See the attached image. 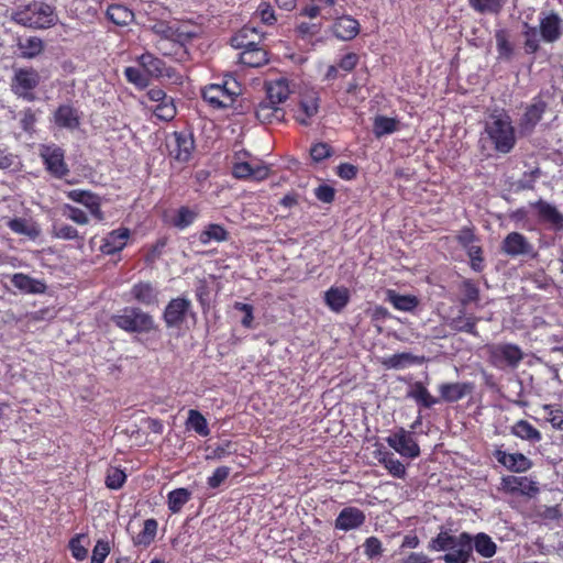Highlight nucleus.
I'll list each match as a JSON object with an SVG mask.
<instances>
[{
	"label": "nucleus",
	"instance_id": "nucleus-7",
	"mask_svg": "<svg viewBox=\"0 0 563 563\" xmlns=\"http://www.w3.org/2000/svg\"><path fill=\"white\" fill-rule=\"evenodd\" d=\"M232 175L236 179L264 180L269 175V166L262 159L254 157L246 150L234 153Z\"/></svg>",
	"mask_w": 563,
	"mask_h": 563
},
{
	"label": "nucleus",
	"instance_id": "nucleus-20",
	"mask_svg": "<svg viewBox=\"0 0 563 563\" xmlns=\"http://www.w3.org/2000/svg\"><path fill=\"white\" fill-rule=\"evenodd\" d=\"M79 110L71 104L64 103L57 107L53 113V122L59 129L75 131L80 125Z\"/></svg>",
	"mask_w": 563,
	"mask_h": 563
},
{
	"label": "nucleus",
	"instance_id": "nucleus-50",
	"mask_svg": "<svg viewBox=\"0 0 563 563\" xmlns=\"http://www.w3.org/2000/svg\"><path fill=\"white\" fill-rule=\"evenodd\" d=\"M470 7L479 14H498L505 4L504 0H468Z\"/></svg>",
	"mask_w": 563,
	"mask_h": 563
},
{
	"label": "nucleus",
	"instance_id": "nucleus-4",
	"mask_svg": "<svg viewBox=\"0 0 563 563\" xmlns=\"http://www.w3.org/2000/svg\"><path fill=\"white\" fill-rule=\"evenodd\" d=\"M150 29L159 37L156 48L166 56L173 54L172 51L167 49V43H170L177 49H181L198 35L195 27L179 21L158 20Z\"/></svg>",
	"mask_w": 563,
	"mask_h": 563
},
{
	"label": "nucleus",
	"instance_id": "nucleus-36",
	"mask_svg": "<svg viewBox=\"0 0 563 563\" xmlns=\"http://www.w3.org/2000/svg\"><path fill=\"white\" fill-rule=\"evenodd\" d=\"M378 462L396 478H404L407 474L406 466L389 451H377Z\"/></svg>",
	"mask_w": 563,
	"mask_h": 563
},
{
	"label": "nucleus",
	"instance_id": "nucleus-30",
	"mask_svg": "<svg viewBox=\"0 0 563 563\" xmlns=\"http://www.w3.org/2000/svg\"><path fill=\"white\" fill-rule=\"evenodd\" d=\"M12 285L23 294L40 295L46 290L44 282L23 273H15L11 277Z\"/></svg>",
	"mask_w": 563,
	"mask_h": 563
},
{
	"label": "nucleus",
	"instance_id": "nucleus-35",
	"mask_svg": "<svg viewBox=\"0 0 563 563\" xmlns=\"http://www.w3.org/2000/svg\"><path fill=\"white\" fill-rule=\"evenodd\" d=\"M422 361L423 357L402 352L384 357L382 364L388 369H402L413 364H421Z\"/></svg>",
	"mask_w": 563,
	"mask_h": 563
},
{
	"label": "nucleus",
	"instance_id": "nucleus-1",
	"mask_svg": "<svg viewBox=\"0 0 563 563\" xmlns=\"http://www.w3.org/2000/svg\"><path fill=\"white\" fill-rule=\"evenodd\" d=\"M428 550L443 552L439 559L444 563H470L475 561L471 554V533L454 534L452 530L440 528L439 533L428 543Z\"/></svg>",
	"mask_w": 563,
	"mask_h": 563
},
{
	"label": "nucleus",
	"instance_id": "nucleus-51",
	"mask_svg": "<svg viewBox=\"0 0 563 563\" xmlns=\"http://www.w3.org/2000/svg\"><path fill=\"white\" fill-rule=\"evenodd\" d=\"M21 56L24 58H34L40 55L44 48V43L40 37L31 36L24 42L19 43Z\"/></svg>",
	"mask_w": 563,
	"mask_h": 563
},
{
	"label": "nucleus",
	"instance_id": "nucleus-42",
	"mask_svg": "<svg viewBox=\"0 0 563 563\" xmlns=\"http://www.w3.org/2000/svg\"><path fill=\"white\" fill-rule=\"evenodd\" d=\"M399 120L386 115H376L373 122V133L375 137L380 139L398 131Z\"/></svg>",
	"mask_w": 563,
	"mask_h": 563
},
{
	"label": "nucleus",
	"instance_id": "nucleus-15",
	"mask_svg": "<svg viewBox=\"0 0 563 563\" xmlns=\"http://www.w3.org/2000/svg\"><path fill=\"white\" fill-rule=\"evenodd\" d=\"M191 309V301L185 297L172 299L163 312V320L167 328L180 327Z\"/></svg>",
	"mask_w": 563,
	"mask_h": 563
},
{
	"label": "nucleus",
	"instance_id": "nucleus-3",
	"mask_svg": "<svg viewBox=\"0 0 563 563\" xmlns=\"http://www.w3.org/2000/svg\"><path fill=\"white\" fill-rule=\"evenodd\" d=\"M484 132L497 153L508 154L516 146V129L510 115L504 109H496L488 115Z\"/></svg>",
	"mask_w": 563,
	"mask_h": 563
},
{
	"label": "nucleus",
	"instance_id": "nucleus-32",
	"mask_svg": "<svg viewBox=\"0 0 563 563\" xmlns=\"http://www.w3.org/2000/svg\"><path fill=\"white\" fill-rule=\"evenodd\" d=\"M350 301V292L345 287H330L324 292V302L333 312H341Z\"/></svg>",
	"mask_w": 563,
	"mask_h": 563
},
{
	"label": "nucleus",
	"instance_id": "nucleus-53",
	"mask_svg": "<svg viewBox=\"0 0 563 563\" xmlns=\"http://www.w3.org/2000/svg\"><path fill=\"white\" fill-rule=\"evenodd\" d=\"M363 549L364 555L371 561L378 560L384 552L382 541L377 537L366 538L363 543Z\"/></svg>",
	"mask_w": 563,
	"mask_h": 563
},
{
	"label": "nucleus",
	"instance_id": "nucleus-26",
	"mask_svg": "<svg viewBox=\"0 0 563 563\" xmlns=\"http://www.w3.org/2000/svg\"><path fill=\"white\" fill-rule=\"evenodd\" d=\"M501 486L510 493H520L527 496H532L539 492L537 482L512 475L504 476L501 478Z\"/></svg>",
	"mask_w": 563,
	"mask_h": 563
},
{
	"label": "nucleus",
	"instance_id": "nucleus-62",
	"mask_svg": "<svg viewBox=\"0 0 563 563\" xmlns=\"http://www.w3.org/2000/svg\"><path fill=\"white\" fill-rule=\"evenodd\" d=\"M126 481L124 471L113 468L106 478V486L110 489H120Z\"/></svg>",
	"mask_w": 563,
	"mask_h": 563
},
{
	"label": "nucleus",
	"instance_id": "nucleus-44",
	"mask_svg": "<svg viewBox=\"0 0 563 563\" xmlns=\"http://www.w3.org/2000/svg\"><path fill=\"white\" fill-rule=\"evenodd\" d=\"M289 96V88L286 79H278L267 85L266 100L273 101L275 104H280L287 100Z\"/></svg>",
	"mask_w": 563,
	"mask_h": 563
},
{
	"label": "nucleus",
	"instance_id": "nucleus-9",
	"mask_svg": "<svg viewBox=\"0 0 563 563\" xmlns=\"http://www.w3.org/2000/svg\"><path fill=\"white\" fill-rule=\"evenodd\" d=\"M40 157L46 172L56 179H63L69 175L70 169L65 162V151L55 143L41 144Z\"/></svg>",
	"mask_w": 563,
	"mask_h": 563
},
{
	"label": "nucleus",
	"instance_id": "nucleus-11",
	"mask_svg": "<svg viewBox=\"0 0 563 563\" xmlns=\"http://www.w3.org/2000/svg\"><path fill=\"white\" fill-rule=\"evenodd\" d=\"M386 443L400 456L413 460L420 455V446L415 439V433L404 428H398L386 438Z\"/></svg>",
	"mask_w": 563,
	"mask_h": 563
},
{
	"label": "nucleus",
	"instance_id": "nucleus-6",
	"mask_svg": "<svg viewBox=\"0 0 563 563\" xmlns=\"http://www.w3.org/2000/svg\"><path fill=\"white\" fill-rule=\"evenodd\" d=\"M114 325L128 333H148L156 329L154 318L139 307L126 306L111 317Z\"/></svg>",
	"mask_w": 563,
	"mask_h": 563
},
{
	"label": "nucleus",
	"instance_id": "nucleus-2",
	"mask_svg": "<svg viewBox=\"0 0 563 563\" xmlns=\"http://www.w3.org/2000/svg\"><path fill=\"white\" fill-rule=\"evenodd\" d=\"M475 385L472 382L442 383L439 385L440 398L431 395L429 389L421 382H415L407 393V398L413 400L419 408L430 409L441 400L456 402L471 395Z\"/></svg>",
	"mask_w": 563,
	"mask_h": 563
},
{
	"label": "nucleus",
	"instance_id": "nucleus-46",
	"mask_svg": "<svg viewBox=\"0 0 563 563\" xmlns=\"http://www.w3.org/2000/svg\"><path fill=\"white\" fill-rule=\"evenodd\" d=\"M388 300L395 309L412 312L419 305V300L413 295H399L395 291L388 292Z\"/></svg>",
	"mask_w": 563,
	"mask_h": 563
},
{
	"label": "nucleus",
	"instance_id": "nucleus-37",
	"mask_svg": "<svg viewBox=\"0 0 563 563\" xmlns=\"http://www.w3.org/2000/svg\"><path fill=\"white\" fill-rule=\"evenodd\" d=\"M240 62L250 67L263 66L268 62L267 52L262 44L243 48L240 54Z\"/></svg>",
	"mask_w": 563,
	"mask_h": 563
},
{
	"label": "nucleus",
	"instance_id": "nucleus-10",
	"mask_svg": "<svg viewBox=\"0 0 563 563\" xmlns=\"http://www.w3.org/2000/svg\"><path fill=\"white\" fill-rule=\"evenodd\" d=\"M166 148L172 159L179 164H186L190 161L194 150L195 140L190 131H175L166 137Z\"/></svg>",
	"mask_w": 563,
	"mask_h": 563
},
{
	"label": "nucleus",
	"instance_id": "nucleus-22",
	"mask_svg": "<svg viewBox=\"0 0 563 563\" xmlns=\"http://www.w3.org/2000/svg\"><path fill=\"white\" fill-rule=\"evenodd\" d=\"M360 30L358 21L349 14L338 16L332 25L333 35L341 41H352L358 35Z\"/></svg>",
	"mask_w": 563,
	"mask_h": 563
},
{
	"label": "nucleus",
	"instance_id": "nucleus-63",
	"mask_svg": "<svg viewBox=\"0 0 563 563\" xmlns=\"http://www.w3.org/2000/svg\"><path fill=\"white\" fill-rule=\"evenodd\" d=\"M230 467L219 466L208 477L207 484L210 488H218L230 475Z\"/></svg>",
	"mask_w": 563,
	"mask_h": 563
},
{
	"label": "nucleus",
	"instance_id": "nucleus-38",
	"mask_svg": "<svg viewBox=\"0 0 563 563\" xmlns=\"http://www.w3.org/2000/svg\"><path fill=\"white\" fill-rule=\"evenodd\" d=\"M198 216V208L181 206L175 211L170 224L178 230H185L195 223Z\"/></svg>",
	"mask_w": 563,
	"mask_h": 563
},
{
	"label": "nucleus",
	"instance_id": "nucleus-58",
	"mask_svg": "<svg viewBox=\"0 0 563 563\" xmlns=\"http://www.w3.org/2000/svg\"><path fill=\"white\" fill-rule=\"evenodd\" d=\"M233 308H234V310H238L243 313V317L241 319V324L246 329H252L253 321H254L253 306L250 303L236 301V302H234Z\"/></svg>",
	"mask_w": 563,
	"mask_h": 563
},
{
	"label": "nucleus",
	"instance_id": "nucleus-8",
	"mask_svg": "<svg viewBox=\"0 0 563 563\" xmlns=\"http://www.w3.org/2000/svg\"><path fill=\"white\" fill-rule=\"evenodd\" d=\"M41 82L40 73L33 67H20L13 69L10 88L12 93L27 102L36 100L35 89Z\"/></svg>",
	"mask_w": 563,
	"mask_h": 563
},
{
	"label": "nucleus",
	"instance_id": "nucleus-64",
	"mask_svg": "<svg viewBox=\"0 0 563 563\" xmlns=\"http://www.w3.org/2000/svg\"><path fill=\"white\" fill-rule=\"evenodd\" d=\"M314 196L323 203H331L335 198V189L328 184H321L314 189Z\"/></svg>",
	"mask_w": 563,
	"mask_h": 563
},
{
	"label": "nucleus",
	"instance_id": "nucleus-48",
	"mask_svg": "<svg viewBox=\"0 0 563 563\" xmlns=\"http://www.w3.org/2000/svg\"><path fill=\"white\" fill-rule=\"evenodd\" d=\"M186 427L189 430H194L200 437H208L210 434V429L208 427L207 419L200 411L196 409H190L188 411Z\"/></svg>",
	"mask_w": 563,
	"mask_h": 563
},
{
	"label": "nucleus",
	"instance_id": "nucleus-45",
	"mask_svg": "<svg viewBox=\"0 0 563 563\" xmlns=\"http://www.w3.org/2000/svg\"><path fill=\"white\" fill-rule=\"evenodd\" d=\"M191 492L187 488H176L167 494V507L172 514H178L189 501Z\"/></svg>",
	"mask_w": 563,
	"mask_h": 563
},
{
	"label": "nucleus",
	"instance_id": "nucleus-31",
	"mask_svg": "<svg viewBox=\"0 0 563 563\" xmlns=\"http://www.w3.org/2000/svg\"><path fill=\"white\" fill-rule=\"evenodd\" d=\"M318 111L319 98L316 95L306 96L299 101L298 109L295 112V119L299 124L308 126Z\"/></svg>",
	"mask_w": 563,
	"mask_h": 563
},
{
	"label": "nucleus",
	"instance_id": "nucleus-43",
	"mask_svg": "<svg viewBox=\"0 0 563 563\" xmlns=\"http://www.w3.org/2000/svg\"><path fill=\"white\" fill-rule=\"evenodd\" d=\"M158 523L154 518L146 519L143 529L133 538V544L136 547H148L153 543L157 534Z\"/></svg>",
	"mask_w": 563,
	"mask_h": 563
},
{
	"label": "nucleus",
	"instance_id": "nucleus-5",
	"mask_svg": "<svg viewBox=\"0 0 563 563\" xmlns=\"http://www.w3.org/2000/svg\"><path fill=\"white\" fill-rule=\"evenodd\" d=\"M12 21L25 27L44 30L54 26L58 16L55 7L43 1H32L14 11Z\"/></svg>",
	"mask_w": 563,
	"mask_h": 563
},
{
	"label": "nucleus",
	"instance_id": "nucleus-40",
	"mask_svg": "<svg viewBox=\"0 0 563 563\" xmlns=\"http://www.w3.org/2000/svg\"><path fill=\"white\" fill-rule=\"evenodd\" d=\"M511 434L531 443L540 442L542 439L541 432L527 420L517 421L511 427Z\"/></svg>",
	"mask_w": 563,
	"mask_h": 563
},
{
	"label": "nucleus",
	"instance_id": "nucleus-18",
	"mask_svg": "<svg viewBox=\"0 0 563 563\" xmlns=\"http://www.w3.org/2000/svg\"><path fill=\"white\" fill-rule=\"evenodd\" d=\"M141 68H143L151 78L172 77V68L167 67L165 62L150 52H145L136 58Z\"/></svg>",
	"mask_w": 563,
	"mask_h": 563
},
{
	"label": "nucleus",
	"instance_id": "nucleus-16",
	"mask_svg": "<svg viewBox=\"0 0 563 563\" xmlns=\"http://www.w3.org/2000/svg\"><path fill=\"white\" fill-rule=\"evenodd\" d=\"M501 251L510 257H517L532 255L534 249L523 234L511 232L503 240Z\"/></svg>",
	"mask_w": 563,
	"mask_h": 563
},
{
	"label": "nucleus",
	"instance_id": "nucleus-52",
	"mask_svg": "<svg viewBox=\"0 0 563 563\" xmlns=\"http://www.w3.org/2000/svg\"><path fill=\"white\" fill-rule=\"evenodd\" d=\"M124 76L129 82L141 89L146 88L150 84V78L143 68L126 67L124 69Z\"/></svg>",
	"mask_w": 563,
	"mask_h": 563
},
{
	"label": "nucleus",
	"instance_id": "nucleus-25",
	"mask_svg": "<svg viewBox=\"0 0 563 563\" xmlns=\"http://www.w3.org/2000/svg\"><path fill=\"white\" fill-rule=\"evenodd\" d=\"M232 46L239 49L255 47L263 43V33L255 26L244 25L231 40Z\"/></svg>",
	"mask_w": 563,
	"mask_h": 563
},
{
	"label": "nucleus",
	"instance_id": "nucleus-13",
	"mask_svg": "<svg viewBox=\"0 0 563 563\" xmlns=\"http://www.w3.org/2000/svg\"><path fill=\"white\" fill-rule=\"evenodd\" d=\"M203 100L213 109H225L233 104L238 92L229 87V82L210 84L201 91Z\"/></svg>",
	"mask_w": 563,
	"mask_h": 563
},
{
	"label": "nucleus",
	"instance_id": "nucleus-12",
	"mask_svg": "<svg viewBox=\"0 0 563 563\" xmlns=\"http://www.w3.org/2000/svg\"><path fill=\"white\" fill-rule=\"evenodd\" d=\"M489 357L496 368H516L523 360V352L517 344L504 343L495 345Z\"/></svg>",
	"mask_w": 563,
	"mask_h": 563
},
{
	"label": "nucleus",
	"instance_id": "nucleus-27",
	"mask_svg": "<svg viewBox=\"0 0 563 563\" xmlns=\"http://www.w3.org/2000/svg\"><path fill=\"white\" fill-rule=\"evenodd\" d=\"M67 197L74 202L84 205L98 220L103 219V213L100 209V199L97 195L87 190L73 189L67 194Z\"/></svg>",
	"mask_w": 563,
	"mask_h": 563
},
{
	"label": "nucleus",
	"instance_id": "nucleus-17",
	"mask_svg": "<svg viewBox=\"0 0 563 563\" xmlns=\"http://www.w3.org/2000/svg\"><path fill=\"white\" fill-rule=\"evenodd\" d=\"M366 521L363 510L354 506L344 507L334 520V529L344 532L360 529Z\"/></svg>",
	"mask_w": 563,
	"mask_h": 563
},
{
	"label": "nucleus",
	"instance_id": "nucleus-34",
	"mask_svg": "<svg viewBox=\"0 0 563 563\" xmlns=\"http://www.w3.org/2000/svg\"><path fill=\"white\" fill-rule=\"evenodd\" d=\"M7 225L12 232L20 235H25L33 241L41 235L40 225L31 219L14 218L9 220Z\"/></svg>",
	"mask_w": 563,
	"mask_h": 563
},
{
	"label": "nucleus",
	"instance_id": "nucleus-21",
	"mask_svg": "<svg viewBox=\"0 0 563 563\" xmlns=\"http://www.w3.org/2000/svg\"><path fill=\"white\" fill-rule=\"evenodd\" d=\"M131 232L128 228H119L109 232L102 240L100 252L104 255H114L121 252L128 243Z\"/></svg>",
	"mask_w": 563,
	"mask_h": 563
},
{
	"label": "nucleus",
	"instance_id": "nucleus-41",
	"mask_svg": "<svg viewBox=\"0 0 563 563\" xmlns=\"http://www.w3.org/2000/svg\"><path fill=\"white\" fill-rule=\"evenodd\" d=\"M107 18L117 25H128L134 19V13L124 4L113 3L107 9Z\"/></svg>",
	"mask_w": 563,
	"mask_h": 563
},
{
	"label": "nucleus",
	"instance_id": "nucleus-55",
	"mask_svg": "<svg viewBox=\"0 0 563 563\" xmlns=\"http://www.w3.org/2000/svg\"><path fill=\"white\" fill-rule=\"evenodd\" d=\"M543 410L547 415V421H549L555 430L563 431V410L554 408L552 405H544Z\"/></svg>",
	"mask_w": 563,
	"mask_h": 563
},
{
	"label": "nucleus",
	"instance_id": "nucleus-47",
	"mask_svg": "<svg viewBox=\"0 0 563 563\" xmlns=\"http://www.w3.org/2000/svg\"><path fill=\"white\" fill-rule=\"evenodd\" d=\"M478 318L474 316H465L461 310L460 314L451 320L450 327L457 332H465L472 335H477L476 323Z\"/></svg>",
	"mask_w": 563,
	"mask_h": 563
},
{
	"label": "nucleus",
	"instance_id": "nucleus-28",
	"mask_svg": "<svg viewBox=\"0 0 563 563\" xmlns=\"http://www.w3.org/2000/svg\"><path fill=\"white\" fill-rule=\"evenodd\" d=\"M541 37L547 43L558 41L562 34V20L558 13L550 14L540 19Z\"/></svg>",
	"mask_w": 563,
	"mask_h": 563
},
{
	"label": "nucleus",
	"instance_id": "nucleus-54",
	"mask_svg": "<svg viewBox=\"0 0 563 563\" xmlns=\"http://www.w3.org/2000/svg\"><path fill=\"white\" fill-rule=\"evenodd\" d=\"M153 113L162 121H170L175 118L177 111L174 104V99L170 97L161 104H156Z\"/></svg>",
	"mask_w": 563,
	"mask_h": 563
},
{
	"label": "nucleus",
	"instance_id": "nucleus-29",
	"mask_svg": "<svg viewBox=\"0 0 563 563\" xmlns=\"http://www.w3.org/2000/svg\"><path fill=\"white\" fill-rule=\"evenodd\" d=\"M255 115L262 123H279L284 121L285 110L273 101L264 99L257 104Z\"/></svg>",
	"mask_w": 563,
	"mask_h": 563
},
{
	"label": "nucleus",
	"instance_id": "nucleus-56",
	"mask_svg": "<svg viewBox=\"0 0 563 563\" xmlns=\"http://www.w3.org/2000/svg\"><path fill=\"white\" fill-rule=\"evenodd\" d=\"M463 298L462 303L467 305L476 302L479 299V289L476 284L471 279H465L462 283Z\"/></svg>",
	"mask_w": 563,
	"mask_h": 563
},
{
	"label": "nucleus",
	"instance_id": "nucleus-14",
	"mask_svg": "<svg viewBox=\"0 0 563 563\" xmlns=\"http://www.w3.org/2000/svg\"><path fill=\"white\" fill-rule=\"evenodd\" d=\"M548 109V103L540 96L532 98L531 102L525 108L519 120V131L522 135H530L538 123L542 120Z\"/></svg>",
	"mask_w": 563,
	"mask_h": 563
},
{
	"label": "nucleus",
	"instance_id": "nucleus-57",
	"mask_svg": "<svg viewBox=\"0 0 563 563\" xmlns=\"http://www.w3.org/2000/svg\"><path fill=\"white\" fill-rule=\"evenodd\" d=\"M540 175H541V170L538 167L530 172H525L522 177L517 181V189L518 190L534 189L536 181L540 177Z\"/></svg>",
	"mask_w": 563,
	"mask_h": 563
},
{
	"label": "nucleus",
	"instance_id": "nucleus-24",
	"mask_svg": "<svg viewBox=\"0 0 563 563\" xmlns=\"http://www.w3.org/2000/svg\"><path fill=\"white\" fill-rule=\"evenodd\" d=\"M531 207L537 210L538 217L542 222L551 224L555 230L563 229V214L555 206L539 199L531 203Z\"/></svg>",
	"mask_w": 563,
	"mask_h": 563
},
{
	"label": "nucleus",
	"instance_id": "nucleus-33",
	"mask_svg": "<svg viewBox=\"0 0 563 563\" xmlns=\"http://www.w3.org/2000/svg\"><path fill=\"white\" fill-rule=\"evenodd\" d=\"M474 551L484 559H490L496 554L497 545L488 534L479 532L471 534V554Z\"/></svg>",
	"mask_w": 563,
	"mask_h": 563
},
{
	"label": "nucleus",
	"instance_id": "nucleus-61",
	"mask_svg": "<svg viewBox=\"0 0 563 563\" xmlns=\"http://www.w3.org/2000/svg\"><path fill=\"white\" fill-rule=\"evenodd\" d=\"M332 147L324 142L316 143L310 148V156L312 161L319 163L332 155Z\"/></svg>",
	"mask_w": 563,
	"mask_h": 563
},
{
	"label": "nucleus",
	"instance_id": "nucleus-49",
	"mask_svg": "<svg viewBox=\"0 0 563 563\" xmlns=\"http://www.w3.org/2000/svg\"><path fill=\"white\" fill-rule=\"evenodd\" d=\"M496 48L498 52V58L501 60H510L514 56V45L508 40V33L506 30H497L495 32Z\"/></svg>",
	"mask_w": 563,
	"mask_h": 563
},
{
	"label": "nucleus",
	"instance_id": "nucleus-19",
	"mask_svg": "<svg viewBox=\"0 0 563 563\" xmlns=\"http://www.w3.org/2000/svg\"><path fill=\"white\" fill-rule=\"evenodd\" d=\"M496 461L514 473H525L532 467V461L522 453H508L497 449L494 452Z\"/></svg>",
	"mask_w": 563,
	"mask_h": 563
},
{
	"label": "nucleus",
	"instance_id": "nucleus-39",
	"mask_svg": "<svg viewBox=\"0 0 563 563\" xmlns=\"http://www.w3.org/2000/svg\"><path fill=\"white\" fill-rule=\"evenodd\" d=\"M230 238L229 232L224 227L218 223H210L199 233V242L202 245H208L211 242H225Z\"/></svg>",
	"mask_w": 563,
	"mask_h": 563
},
{
	"label": "nucleus",
	"instance_id": "nucleus-60",
	"mask_svg": "<svg viewBox=\"0 0 563 563\" xmlns=\"http://www.w3.org/2000/svg\"><path fill=\"white\" fill-rule=\"evenodd\" d=\"M455 240L460 246L465 250L474 245V242H477L478 238L475 235L473 228L464 227L457 232Z\"/></svg>",
	"mask_w": 563,
	"mask_h": 563
},
{
	"label": "nucleus",
	"instance_id": "nucleus-23",
	"mask_svg": "<svg viewBox=\"0 0 563 563\" xmlns=\"http://www.w3.org/2000/svg\"><path fill=\"white\" fill-rule=\"evenodd\" d=\"M132 299L142 306H157L159 290L150 282H139L130 290Z\"/></svg>",
	"mask_w": 563,
	"mask_h": 563
},
{
	"label": "nucleus",
	"instance_id": "nucleus-59",
	"mask_svg": "<svg viewBox=\"0 0 563 563\" xmlns=\"http://www.w3.org/2000/svg\"><path fill=\"white\" fill-rule=\"evenodd\" d=\"M109 553H110L109 542L103 539L98 540L92 550L91 563H104Z\"/></svg>",
	"mask_w": 563,
	"mask_h": 563
}]
</instances>
